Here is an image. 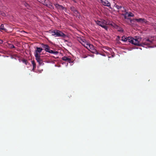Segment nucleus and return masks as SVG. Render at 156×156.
<instances>
[{
    "label": "nucleus",
    "instance_id": "obj_8",
    "mask_svg": "<svg viewBox=\"0 0 156 156\" xmlns=\"http://www.w3.org/2000/svg\"><path fill=\"white\" fill-rule=\"evenodd\" d=\"M54 5L55 7V8L58 9V10H64L65 11H66L67 10V9L64 7L63 6L59 5L58 4H54Z\"/></svg>",
    "mask_w": 156,
    "mask_h": 156
},
{
    "label": "nucleus",
    "instance_id": "obj_9",
    "mask_svg": "<svg viewBox=\"0 0 156 156\" xmlns=\"http://www.w3.org/2000/svg\"><path fill=\"white\" fill-rule=\"evenodd\" d=\"M70 10L73 12L74 13V15H76V16L79 15L80 13L79 12H78V11L76 10V8H75L73 6H71L70 8Z\"/></svg>",
    "mask_w": 156,
    "mask_h": 156
},
{
    "label": "nucleus",
    "instance_id": "obj_1",
    "mask_svg": "<svg viewBox=\"0 0 156 156\" xmlns=\"http://www.w3.org/2000/svg\"><path fill=\"white\" fill-rule=\"evenodd\" d=\"M36 49L34 52V56L37 62L39 63L40 66H43L44 65L42 59L41 58V56L38 53L41 52L43 49L41 48L36 47Z\"/></svg>",
    "mask_w": 156,
    "mask_h": 156
},
{
    "label": "nucleus",
    "instance_id": "obj_3",
    "mask_svg": "<svg viewBox=\"0 0 156 156\" xmlns=\"http://www.w3.org/2000/svg\"><path fill=\"white\" fill-rule=\"evenodd\" d=\"M95 22L98 25L100 26L106 30H108V27L106 25L108 24V23L106 20H98L96 21Z\"/></svg>",
    "mask_w": 156,
    "mask_h": 156
},
{
    "label": "nucleus",
    "instance_id": "obj_13",
    "mask_svg": "<svg viewBox=\"0 0 156 156\" xmlns=\"http://www.w3.org/2000/svg\"><path fill=\"white\" fill-rule=\"evenodd\" d=\"M42 48L44 49L46 52H48L49 50L50 47L47 44H42Z\"/></svg>",
    "mask_w": 156,
    "mask_h": 156
},
{
    "label": "nucleus",
    "instance_id": "obj_12",
    "mask_svg": "<svg viewBox=\"0 0 156 156\" xmlns=\"http://www.w3.org/2000/svg\"><path fill=\"white\" fill-rule=\"evenodd\" d=\"M87 49L90 51H91V50H93L94 51H91L93 53H94V52L95 51L96 52V54H98V53L97 51L95 49H94V46L93 45L90 44L89 45L88 47L87 48Z\"/></svg>",
    "mask_w": 156,
    "mask_h": 156
},
{
    "label": "nucleus",
    "instance_id": "obj_28",
    "mask_svg": "<svg viewBox=\"0 0 156 156\" xmlns=\"http://www.w3.org/2000/svg\"><path fill=\"white\" fill-rule=\"evenodd\" d=\"M122 9V12L124 11L125 13L126 12V10H125V8H124V7H122V9Z\"/></svg>",
    "mask_w": 156,
    "mask_h": 156
},
{
    "label": "nucleus",
    "instance_id": "obj_19",
    "mask_svg": "<svg viewBox=\"0 0 156 156\" xmlns=\"http://www.w3.org/2000/svg\"><path fill=\"white\" fill-rule=\"evenodd\" d=\"M127 37L123 36L122 37L121 40L124 42H125L127 41Z\"/></svg>",
    "mask_w": 156,
    "mask_h": 156
},
{
    "label": "nucleus",
    "instance_id": "obj_21",
    "mask_svg": "<svg viewBox=\"0 0 156 156\" xmlns=\"http://www.w3.org/2000/svg\"><path fill=\"white\" fill-rule=\"evenodd\" d=\"M0 30H4L6 31L7 30L5 29L4 27V25L3 24H2L0 26Z\"/></svg>",
    "mask_w": 156,
    "mask_h": 156
},
{
    "label": "nucleus",
    "instance_id": "obj_24",
    "mask_svg": "<svg viewBox=\"0 0 156 156\" xmlns=\"http://www.w3.org/2000/svg\"><path fill=\"white\" fill-rule=\"evenodd\" d=\"M9 47L10 48H15V46L11 44L8 43Z\"/></svg>",
    "mask_w": 156,
    "mask_h": 156
},
{
    "label": "nucleus",
    "instance_id": "obj_16",
    "mask_svg": "<svg viewBox=\"0 0 156 156\" xmlns=\"http://www.w3.org/2000/svg\"><path fill=\"white\" fill-rule=\"evenodd\" d=\"M23 5L25 6L28 9H30V5H29L28 2H23Z\"/></svg>",
    "mask_w": 156,
    "mask_h": 156
},
{
    "label": "nucleus",
    "instance_id": "obj_25",
    "mask_svg": "<svg viewBox=\"0 0 156 156\" xmlns=\"http://www.w3.org/2000/svg\"><path fill=\"white\" fill-rule=\"evenodd\" d=\"M146 41L148 42V43L145 42L144 43V45H147L149 44H150L152 43V41L148 39H147Z\"/></svg>",
    "mask_w": 156,
    "mask_h": 156
},
{
    "label": "nucleus",
    "instance_id": "obj_10",
    "mask_svg": "<svg viewBox=\"0 0 156 156\" xmlns=\"http://www.w3.org/2000/svg\"><path fill=\"white\" fill-rule=\"evenodd\" d=\"M101 2L103 5L108 7H110V8H111V4L108 1L106 0H101Z\"/></svg>",
    "mask_w": 156,
    "mask_h": 156
},
{
    "label": "nucleus",
    "instance_id": "obj_20",
    "mask_svg": "<svg viewBox=\"0 0 156 156\" xmlns=\"http://www.w3.org/2000/svg\"><path fill=\"white\" fill-rule=\"evenodd\" d=\"M31 63L33 66V70L35 69L36 68V64L34 61H32Z\"/></svg>",
    "mask_w": 156,
    "mask_h": 156
},
{
    "label": "nucleus",
    "instance_id": "obj_18",
    "mask_svg": "<svg viewBox=\"0 0 156 156\" xmlns=\"http://www.w3.org/2000/svg\"><path fill=\"white\" fill-rule=\"evenodd\" d=\"M103 50L105 52H106V51H105V50H107L109 51H110L111 50V49L110 48H108V47L106 46H103L102 47Z\"/></svg>",
    "mask_w": 156,
    "mask_h": 156
},
{
    "label": "nucleus",
    "instance_id": "obj_17",
    "mask_svg": "<svg viewBox=\"0 0 156 156\" xmlns=\"http://www.w3.org/2000/svg\"><path fill=\"white\" fill-rule=\"evenodd\" d=\"M48 52L49 53H51V54H53L54 55H57L58 54V52L56 51H53L52 50H51L50 49L48 51Z\"/></svg>",
    "mask_w": 156,
    "mask_h": 156
},
{
    "label": "nucleus",
    "instance_id": "obj_4",
    "mask_svg": "<svg viewBox=\"0 0 156 156\" xmlns=\"http://www.w3.org/2000/svg\"><path fill=\"white\" fill-rule=\"evenodd\" d=\"M134 20H135L138 23H146L147 22V20H145L144 18H139V19H135L132 20H130V22L131 23H132V22H134Z\"/></svg>",
    "mask_w": 156,
    "mask_h": 156
},
{
    "label": "nucleus",
    "instance_id": "obj_15",
    "mask_svg": "<svg viewBox=\"0 0 156 156\" xmlns=\"http://www.w3.org/2000/svg\"><path fill=\"white\" fill-rule=\"evenodd\" d=\"M79 41L83 45V43L85 44L86 42V40L83 37H80L79 38Z\"/></svg>",
    "mask_w": 156,
    "mask_h": 156
},
{
    "label": "nucleus",
    "instance_id": "obj_14",
    "mask_svg": "<svg viewBox=\"0 0 156 156\" xmlns=\"http://www.w3.org/2000/svg\"><path fill=\"white\" fill-rule=\"evenodd\" d=\"M62 60L63 61L69 62V63L72 62L71 58L67 57L64 56L62 58Z\"/></svg>",
    "mask_w": 156,
    "mask_h": 156
},
{
    "label": "nucleus",
    "instance_id": "obj_6",
    "mask_svg": "<svg viewBox=\"0 0 156 156\" xmlns=\"http://www.w3.org/2000/svg\"><path fill=\"white\" fill-rule=\"evenodd\" d=\"M66 36V35L61 31L57 30L55 37H62L65 38Z\"/></svg>",
    "mask_w": 156,
    "mask_h": 156
},
{
    "label": "nucleus",
    "instance_id": "obj_11",
    "mask_svg": "<svg viewBox=\"0 0 156 156\" xmlns=\"http://www.w3.org/2000/svg\"><path fill=\"white\" fill-rule=\"evenodd\" d=\"M110 25L113 26L118 31L120 32H122L123 31V30L122 29L118 26L117 25L115 24H111Z\"/></svg>",
    "mask_w": 156,
    "mask_h": 156
},
{
    "label": "nucleus",
    "instance_id": "obj_26",
    "mask_svg": "<svg viewBox=\"0 0 156 156\" xmlns=\"http://www.w3.org/2000/svg\"><path fill=\"white\" fill-rule=\"evenodd\" d=\"M115 7L118 9H121L122 8V7L121 6H119L118 5H116L115 6Z\"/></svg>",
    "mask_w": 156,
    "mask_h": 156
},
{
    "label": "nucleus",
    "instance_id": "obj_29",
    "mask_svg": "<svg viewBox=\"0 0 156 156\" xmlns=\"http://www.w3.org/2000/svg\"><path fill=\"white\" fill-rule=\"evenodd\" d=\"M120 37L119 36H118L117 37V38L116 39V40L117 41H118L120 39Z\"/></svg>",
    "mask_w": 156,
    "mask_h": 156
},
{
    "label": "nucleus",
    "instance_id": "obj_7",
    "mask_svg": "<svg viewBox=\"0 0 156 156\" xmlns=\"http://www.w3.org/2000/svg\"><path fill=\"white\" fill-rule=\"evenodd\" d=\"M39 2H44V5L48 7H50L52 6V3L48 0H38Z\"/></svg>",
    "mask_w": 156,
    "mask_h": 156
},
{
    "label": "nucleus",
    "instance_id": "obj_22",
    "mask_svg": "<svg viewBox=\"0 0 156 156\" xmlns=\"http://www.w3.org/2000/svg\"><path fill=\"white\" fill-rule=\"evenodd\" d=\"M56 31H57V30H54L53 31H52L51 32V33L52 34V35L53 36L55 37V36L56 35Z\"/></svg>",
    "mask_w": 156,
    "mask_h": 156
},
{
    "label": "nucleus",
    "instance_id": "obj_23",
    "mask_svg": "<svg viewBox=\"0 0 156 156\" xmlns=\"http://www.w3.org/2000/svg\"><path fill=\"white\" fill-rule=\"evenodd\" d=\"M83 45L84 47H86L87 48L88 47L89 45V44H90L88 42H87L85 44L83 43Z\"/></svg>",
    "mask_w": 156,
    "mask_h": 156
},
{
    "label": "nucleus",
    "instance_id": "obj_31",
    "mask_svg": "<svg viewBox=\"0 0 156 156\" xmlns=\"http://www.w3.org/2000/svg\"><path fill=\"white\" fill-rule=\"evenodd\" d=\"M100 1H101V0H100Z\"/></svg>",
    "mask_w": 156,
    "mask_h": 156
},
{
    "label": "nucleus",
    "instance_id": "obj_5",
    "mask_svg": "<svg viewBox=\"0 0 156 156\" xmlns=\"http://www.w3.org/2000/svg\"><path fill=\"white\" fill-rule=\"evenodd\" d=\"M122 15L124 16V18L125 19H128L130 20L131 19L128 18V17H133L134 16V14L130 12H126L125 13H123Z\"/></svg>",
    "mask_w": 156,
    "mask_h": 156
},
{
    "label": "nucleus",
    "instance_id": "obj_2",
    "mask_svg": "<svg viewBox=\"0 0 156 156\" xmlns=\"http://www.w3.org/2000/svg\"><path fill=\"white\" fill-rule=\"evenodd\" d=\"M127 41L131 44L135 45L140 46V42L141 40V38L139 36H136L135 38L131 37H127Z\"/></svg>",
    "mask_w": 156,
    "mask_h": 156
},
{
    "label": "nucleus",
    "instance_id": "obj_30",
    "mask_svg": "<svg viewBox=\"0 0 156 156\" xmlns=\"http://www.w3.org/2000/svg\"><path fill=\"white\" fill-rule=\"evenodd\" d=\"M3 42V41L1 39H0V44H2Z\"/></svg>",
    "mask_w": 156,
    "mask_h": 156
},
{
    "label": "nucleus",
    "instance_id": "obj_27",
    "mask_svg": "<svg viewBox=\"0 0 156 156\" xmlns=\"http://www.w3.org/2000/svg\"><path fill=\"white\" fill-rule=\"evenodd\" d=\"M22 62L23 63H24L26 64V65L27 64V63H28L27 61L25 59H23L22 61Z\"/></svg>",
    "mask_w": 156,
    "mask_h": 156
}]
</instances>
